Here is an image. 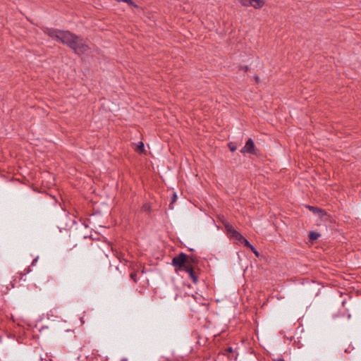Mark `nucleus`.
<instances>
[{
	"label": "nucleus",
	"mask_w": 361,
	"mask_h": 361,
	"mask_svg": "<svg viewBox=\"0 0 361 361\" xmlns=\"http://www.w3.org/2000/svg\"><path fill=\"white\" fill-rule=\"evenodd\" d=\"M194 267H184L183 271H185L189 274L190 277L192 280L193 283H196L198 281V277L196 275Z\"/></svg>",
	"instance_id": "nucleus-5"
},
{
	"label": "nucleus",
	"mask_w": 361,
	"mask_h": 361,
	"mask_svg": "<svg viewBox=\"0 0 361 361\" xmlns=\"http://www.w3.org/2000/svg\"><path fill=\"white\" fill-rule=\"evenodd\" d=\"M273 361H285V360L283 358H279V359H274V360H273Z\"/></svg>",
	"instance_id": "nucleus-21"
},
{
	"label": "nucleus",
	"mask_w": 361,
	"mask_h": 361,
	"mask_svg": "<svg viewBox=\"0 0 361 361\" xmlns=\"http://www.w3.org/2000/svg\"><path fill=\"white\" fill-rule=\"evenodd\" d=\"M320 236V235L317 233V232H310V234H309V239L310 240L312 241V240H317L319 237Z\"/></svg>",
	"instance_id": "nucleus-9"
},
{
	"label": "nucleus",
	"mask_w": 361,
	"mask_h": 361,
	"mask_svg": "<svg viewBox=\"0 0 361 361\" xmlns=\"http://www.w3.org/2000/svg\"><path fill=\"white\" fill-rule=\"evenodd\" d=\"M38 257H37L36 258H35L33 260H32V262L31 264V265L34 266L35 264V263H37V260H38Z\"/></svg>",
	"instance_id": "nucleus-19"
},
{
	"label": "nucleus",
	"mask_w": 361,
	"mask_h": 361,
	"mask_svg": "<svg viewBox=\"0 0 361 361\" xmlns=\"http://www.w3.org/2000/svg\"><path fill=\"white\" fill-rule=\"evenodd\" d=\"M250 250L255 255L256 257L259 256V253L257 252V250L253 246L251 247Z\"/></svg>",
	"instance_id": "nucleus-17"
},
{
	"label": "nucleus",
	"mask_w": 361,
	"mask_h": 361,
	"mask_svg": "<svg viewBox=\"0 0 361 361\" xmlns=\"http://www.w3.org/2000/svg\"><path fill=\"white\" fill-rule=\"evenodd\" d=\"M176 200H177V195H176V193H173V197H172V198H171V204H170V205H169V208H170L171 209H173V203L176 201Z\"/></svg>",
	"instance_id": "nucleus-13"
},
{
	"label": "nucleus",
	"mask_w": 361,
	"mask_h": 361,
	"mask_svg": "<svg viewBox=\"0 0 361 361\" xmlns=\"http://www.w3.org/2000/svg\"><path fill=\"white\" fill-rule=\"evenodd\" d=\"M243 6H248V3L250 2V0H238Z\"/></svg>",
	"instance_id": "nucleus-14"
},
{
	"label": "nucleus",
	"mask_w": 361,
	"mask_h": 361,
	"mask_svg": "<svg viewBox=\"0 0 361 361\" xmlns=\"http://www.w3.org/2000/svg\"><path fill=\"white\" fill-rule=\"evenodd\" d=\"M250 2L248 6H252L255 8H262L264 5V0H250Z\"/></svg>",
	"instance_id": "nucleus-6"
},
{
	"label": "nucleus",
	"mask_w": 361,
	"mask_h": 361,
	"mask_svg": "<svg viewBox=\"0 0 361 361\" xmlns=\"http://www.w3.org/2000/svg\"><path fill=\"white\" fill-rule=\"evenodd\" d=\"M232 352H233V348L231 347H229L226 349V353L224 354L227 355V353H232Z\"/></svg>",
	"instance_id": "nucleus-18"
},
{
	"label": "nucleus",
	"mask_w": 361,
	"mask_h": 361,
	"mask_svg": "<svg viewBox=\"0 0 361 361\" xmlns=\"http://www.w3.org/2000/svg\"><path fill=\"white\" fill-rule=\"evenodd\" d=\"M228 147H229L230 150H231V152H234V151H235V150H236V149H237L236 146H235L233 143H230V144L228 145Z\"/></svg>",
	"instance_id": "nucleus-15"
},
{
	"label": "nucleus",
	"mask_w": 361,
	"mask_h": 361,
	"mask_svg": "<svg viewBox=\"0 0 361 361\" xmlns=\"http://www.w3.org/2000/svg\"><path fill=\"white\" fill-rule=\"evenodd\" d=\"M198 260L195 257H190L183 252H180L172 259V265L176 272L183 271L184 267H194L197 264Z\"/></svg>",
	"instance_id": "nucleus-2"
},
{
	"label": "nucleus",
	"mask_w": 361,
	"mask_h": 361,
	"mask_svg": "<svg viewBox=\"0 0 361 361\" xmlns=\"http://www.w3.org/2000/svg\"><path fill=\"white\" fill-rule=\"evenodd\" d=\"M51 281H52V278L50 276H44L40 279L39 283L42 286H44L47 283H49V282H51Z\"/></svg>",
	"instance_id": "nucleus-8"
},
{
	"label": "nucleus",
	"mask_w": 361,
	"mask_h": 361,
	"mask_svg": "<svg viewBox=\"0 0 361 361\" xmlns=\"http://www.w3.org/2000/svg\"><path fill=\"white\" fill-rule=\"evenodd\" d=\"M136 151L139 153H142L144 151V144L142 142L138 143Z\"/></svg>",
	"instance_id": "nucleus-11"
},
{
	"label": "nucleus",
	"mask_w": 361,
	"mask_h": 361,
	"mask_svg": "<svg viewBox=\"0 0 361 361\" xmlns=\"http://www.w3.org/2000/svg\"><path fill=\"white\" fill-rule=\"evenodd\" d=\"M130 277L131 279H133L134 281V282H137V279H136L137 274H136V273H135V272L131 273L130 274Z\"/></svg>",
	"instance_id": "nucleus-16"
},
{
	"label": "nucleus",
	"mask_w": 361,
	"mask_h": 361,
	"mask_svg": "<svg viewBox=\"0 0 361 361\" xmlns=\"http://www.w3.org/2000/svg\"><path fill=\"white\" fill-rule=\"evenodd\" d=\"M307 207L310 211H312L313 213L319 214L320 216H322L324 215H326V212L324 210L321 209H319L318 207H313V206H307Z\"/></svg>",
	"instance_id": "nucleus-7"
},
{
	"label": "nucleus",
	"mask_w": 361,
	"mask_h": 361,
	"mask_svg": "<svg viewBox=\"0 0 361 361\" xmlns=\"http://www.w3.org/2000/svg\"><path fill=\"white\" fill-rule=\"evenodd\" d=\"M44 32L53 39L68 46L77 54H84L89 49L84 39L68 30L46 28Z\"/></svg>",
	"instance_id": "nucleus-1"
},
{
	"label": "nucleus",
	"mask_w": 361,
	"mask_h": 361,
	"mask_svg": "<svg viewBox=\"0 0 361 361\" xmlns=\"http://www.w3.org/2000/svg\"><path fill=\"white\" fill-rule=\"evenodd\" d=\"M240 243L243 244L244 246L249 249H250L251 247L252 246L245 238H243L242 240L240 242Z\"/></svg>",
	"instance_id": "nucleus-10"
},
{
	"label": "nucleus",
	"mask_w": 361,
	"mask_h": 361,
	"mask_svg": "<svg viewBox=\"0 0 361 361\" xmlns=\"http://www.w3.org/2000/svg\"><path fill=\"white\" fill-rule=\"evenodd\" d=\"M255 79H256V80H258L259 78L257 76V77H255Z\"/></svg>",
	"instance_id": "nucleus-22"
},
{
	"label": "nucleus",
	"mask_w": 361,
	"mask_h": 361,
	"mask_svg": "<svg viewBox=\"0 0 361 361\" xmlns=\"http://www.w3.org/2000/svg\"><path fill=\"white\" fill-rule=\"evenodd\" d=\"M240 152L243 154L248 153L251 154H257V149L255 147V145L254 144L253 140L250 138L246 142L245 146L240 149Z\"/></svg>",
	"instance_id": "nucleus-4"
},
{
	"label": "nucleus",
	"mask_w": 361,
	"mask_h": 361,
	"mask_svg": "<svg viewBox=\"0 0 361 361\" xmlns=\"http://www.w3.org/2000/svg\"><path fill=\"white\" fill-rule=\"evenodd\" d=\"M241 68L244 71H247L249 70V68L248 66H242Z\"/></svg>",
	"instance_id": "nucleus-20"
},
{
	"label": "nucleus",
	"mask_w": 361,
	"mask_h": 361,
	"mask_svg": "<svg viewBox=\"0 0 361 361\" xmlns=\"http://www.w3.org/2000/svg\"><path fill=\"white\" fill-rule=\"evenodd\" d=\"M142 211L145 212H149L151 211V206L149 204H145L142 207Z\"/></svg>",
	"instance_id": "nucleus-12"
},
{
	"label": "nucleus",
	"mask_w": 361,
	"mask_h": 361,
	"mask_svg": "<svg viewBox=\"0 0 361 361\" xmlns=\"http://www.w3.org/2000/svg\"><path fill=\"white\" fill-rule=\"evenodd\" d=\"M225 228L228 233V234L230 235V237L235 238L239 241V243L242 240V239L244 238L238 231H236L232 225H231L229 223H226L224 224Z\"/></svg>",
	"instance_id": "nucleus-3"
}]
</instances>
